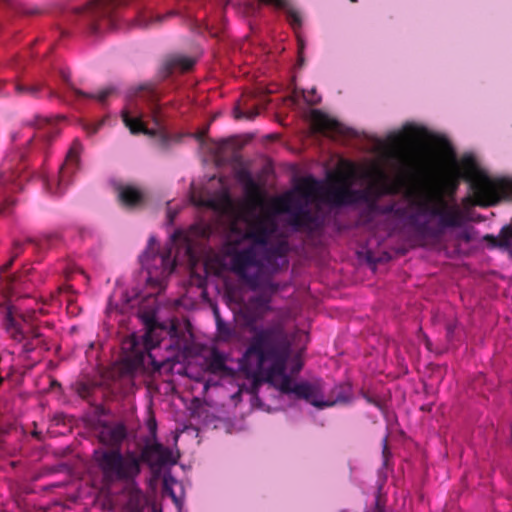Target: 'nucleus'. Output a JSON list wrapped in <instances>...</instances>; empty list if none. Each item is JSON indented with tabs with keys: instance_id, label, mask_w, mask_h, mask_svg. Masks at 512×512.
<instances>
[{
	"instance_id": "obj_1",
	"label": "nucleus",
	"mask_w": 512,
	"mask_h": 512,
	"mask_svg": "<svg viewBox=\"0 0 512 512\" xmlns=\"http://www.w3.org/2000/svg\"><path fill=\"white\" fill-rule=\"evenodd\" d=\"M461 179L469 183L473 198L468 196L464 203L481 207L497 204L501 195H512V180L493 179L483 171L471 155L463 156L460 168H453L442 173L433 184L424 186L410 193L411 204L419 215L437 217L436 227L428 222L417 224V230L433 238L441 237L445 229L461 227L465 216L454 201Z\"/></svg>"
},
{
	"instance_id": "obj_2",
	"label": "nucleus",
	"mask_w": 512,
	"mask_h": 512,
	"mask_svg": "<svg viewBox=\"0 0 512 512\" xmlns=\"http://www.w3.org/2000/svg\"><path fill=\"white\" fill-rule=\"evenodd\" d=\"M252 337L239 359V371L251 384H295L286 368L292 356L291 335L280 323L259 327L248 323Z\"/></svg>"
},
{
	"instance_id": "obj_3",
	"label": "nucleus",
	"mask_w": 512,
	"mask_h": 512,
	"mask_svg": "<svg viewBox=\"0 0 512 512\" xmlns=\"http://www.w3.org/2000/svg\"><path fill=\"white\" fill-rule=\"evenodd\" d=\"M146 332L139 338L136 335L127 337L122 342V355L119 360L113 362L106 370L105 375L111 380H124L133 378L138 372L144 370L146 360L153 365L154 370L161 371L169 362V358L160 362L156 361L152 350L164 345L165 349L186 353L189 350V341L185 335H179V331L173 325L167 332L170 335L168 343L162 339L161 334L165 329L158 325L153 318L146 320Z\"/></svg>"
},
{
	"instance_id": "obj_4",
	"label": "nucleus",
	"mask_w": 512,
	"mask_h": 512,
	"mask_svg": "<svg viewBox=\"0 0 512 512\" xmlns=\"http://www.w3.org/2000/svg\"><path fill=\"white\" fill-rule=\"evenodd\" d=\"M231 395L237 405L242 397H247L252 408L271 411L276 398L304 399L318 408L349 404L354 399L351 386H238Z\"/></svg>"
},
{
	"instance_id": "obj_5",
	"label": "nucleus",
	"mask_w": 512,
	"mask_h": 512,
	"mask_svg": "<svg viewBox=\"0 0 512 512\" xmlns=\"http://www.w3.org/2000/svg\"><path fill=\"white\" fill-rule=\"evenodd\" d=\"M95 461L106 484L133 482L141 473L138 455L120 448L96 450Z\"/></svg>"
},
{
	"instance_id": "obj_6",
	"label": "nucleus",
	"mask_w": 512,
	"mask_h": 512,
	"mask_svg": "<svg viewBox=\"0 0 512 512\" xmlns=\"http://www.w3.org/2000/svg\"><path fill=\"white\" fill-rule=\"evenodd\" d=\"M156 239L151 236L148 240V246L139 257L141 266L147 271V283L152 288L162 290L166 286L169 276L175 268V260L172 259V249L168 247L157 252Z\"/></svg>"
},
{
	"instance_id": "obj_7",
	"label": "nucleus",
	"mask_w": 512,
	"mask_h": 512,
	"mask_svg": "<svg viewBox=\"0 0 512 512\" xmlns=\"http://www.w3.org/2000/svg\"><path fill=\"white\" fill-rule=\"evenodd\" d=\"M231 266L236 273L252 290L264 286V265L258 258L254 247H247L236 251L231 257Z\"/></svg>"
},
{
	"instance_id": "obj_8",
	"label": "nucleus",
	"mask_w": 512,
	"mask_h": 512,
	"mask_svg": "<svg viewBox=\"0 0 512 512\" xmlns=\"http://www.w3.org/2000/svg\"><path fill=\"white\" fill-rule=\"evenodd\" d=\"M339 185H331L325 192V199L334 206L351 205L363 202L369 206V211H380L379 194L373 195L371 190L352 189L344 176L338 179Z\"/></svg>"
},
{
	"instance_id": "obj_9",
	"label": "nucleus",
	"mask_w": 512,
	"mask_h": 512,
	"mask_svg": "<svg viewBox=\"0 0 512 512\" xmlns=\"http://www.w3.org/2000/svg\"><path fill=\"white\" fill-rule=\"evenodd\" d=\"M261 2L269 5H273L277 9H286L287 20L293 29H298L302 25V19L300 14L292 9L288 8L287 0H260ZM124 0H94V34L99 31V24L101 21L108 19L115 7Z\"/></svg>"
},
{
	"instance_id": "obj_10",
	"label": "nucleus",
	"mask_w": 512,
	"mask_h": 512,
	"mask_svg": "<svg viewBox=\"0 0 512 512\" xmlns=\"http://www.w3.org/2000/svg\"><path fill=\"white\" fill-rule=\"evenodd\" d=\"M81 151L82 144L78 139H75L67 152L64 164L59 169L57 180L51 181L47 178L43 180L45 189L49 193L53 195H62L64 193L72 174L77 170Z\"/></svg>"
},
{
	"instance_id": "obj_11",
	"label": "nucleus",
	"mask_w": 512,
	"mask_h": 512,
	"mask_svg": "<svg viewBox=\"0 0 512 512\" xmlns=\"http://www.w3.org/2000/svg\"><path fill=\"white\" fill-rule=\"evenodd\" d=\"M277 227L276 219L270 213L252 215L247 220L245 238L255 245L266 246L272 235L277 231Z\"/></svg>"
},
{
	"instance_id": "obj_12",
	"label": "nucleus",
	"mask_w": 512,
	"mask_h": 512,
	"mask_svg": "<svg viewBox=\"0 0 512 512\" xmlns=\"http://www.w3.org/2000/svg\"><path fill=\"white\" fill-rule=\"evenodd\" d=\"M138 459L140 466L142 463H147L151 468L158 469L166 465H174L177 462L172 450L157 441L146 444L138 455Z\"/></svg>"
},
{
	"instance_id": "obj_13",
	"label": "nucleus",
	"mask_w": 512,
	"mask_h": 512,
	"mask_svg": "<svg viewBox=\"0 0 512 512\" xmlns=\"http://www.w3.org/2000/svg\"><path fill=\"white\" fill-rule=\"evenodd\" d=\"M23 189V182L21 176L14 172L0 173V215L4 214L9 206L14 204L11 195Z\"/></svg>"
},
{
	"instance_id": "obj_14",
	"label": "nucleus",
	"mask_w": 512,
	"mask_h": 512,
	"mask_svg": "<svg viewBox=\"0 0 512 512\" xmlns=\"http://www.w3.org/2000/svg\"><path fill=\"white\" fill-rule=\"evenodd\" d=\"M28 125L35 129V133L28 140V144L39 146L40 149H44L58 134L57 127L49 119L38 115L34 116Z\"/></svg>"
},
{
	"instance_id": "obj_15",
	"label": "nucleus",
	"mask_w": 512,
	"mask_h": 512,
	"mask_svg": "<svg viewBox=\"0 0 512 512\" xmlns=\"http://www.w3.org/2000/svg\"><path fill=\"white\" fill-rule=\"evenodd\" d=\"M132 95L147 103L154 124L161 128L163 124L162 109L156 88L151 84L140 85L134 89Z\"/></svg>"
},
{
	"instance_id": "obj_16",
	"label": "nucleus",
	"mask_w": 512,
	"mask_h": 512,
	"mask_svg": "<svg viewBox=\"0 0 512 512\" xmlns=\"http://www.w3.org/2000/svg\"><path fill=\"white\" fill-rule=\"evenodd\" d=\"M115 191L120 205L128 210L140 208L145 203L144 191L135 185L120 183L115 186Z\"/></svg>"
},
{
	"instance_id": "obj_17",
	"label": "nucleus",
	"mask_w": 512,
	"mask_h": 512,
	"mask_svg": "<svg viewBox=\"0 0 512 512\" xmlns=\"http://www.w3.org/2000/svg\"><path fill=\"white\" fill-rule=\"evenodd\" d=\"M97 437L103 445L117 449L127 437V430L123 423H103L97 428Z\"/></svg>"
},
{
	"instance_id": "obj_18",
	"label": "nucleus",
	"mask_w": 512,
	"mask_h": 512,
	"mask_svg": "<svg viewBox=\"0 0 512 512\" xmlns=\"http://www.w3.org/2000/svg\"><path fill=\"white\" fill-rule=\"evenodd\" d=\"M4 326L6 331L11 336V338L18 342H21L28 338L38 339L41 337V334L38 331V329L33 327L25 329V327L14 318L11 308L5 309Z\"/></svg>"
},
{
	"instance_id": "obj_19",
	"label": "nucleus",
	"mask_w": 512,
	"mask_h": 512,
	"mask_svg": "<svg viewBox=\"0 0 512 512\" xmlns=\"http://www.w3.org/2000/svg\"><path fill=\"white\" fill-rule=\"evenodd\" d=\"M122 121L132 134L143 133L145 135H155V131L148 129L142 120V114L139 112L137 105L133 102L121 112Z\"/></svg>"
},
{
	"instance_id": "obj_20",
	"label": "nucleus",
	"mask_w": 512,
	"mask_h": 512,
	"mask_svg": "<svg viewBox=\"0 0 512 512\" xmlns=\"http://www.w3.org/2000/svg\"><path fill=\"white\" fill-rule=\"evenodd\" d=\"M312 124L318 132L326 135L332 136L344 133V127L341 123L318 110L312 112Z\"/></svg>"
},
{
	"instance_id": "obj_21",
	"label": "nucleus",
	"mask_w": 512,
	"mask_h": 512,
	"mask_svg": "<svg viewBox=\"0 0 512 512\" xmlns=\"http://www.w3.org/2000/svg\"><path fill=\"white\" fill-rule=\"evenodd\" d=\"M392 156L397 161L398 171L401 176L410 177L418 171L420 163L415 154L404 150H396Z\"/></svg>"
},
{
	"instance_id": "obj_22",
	"label": "nucleus",
	"mask_w": 512,
	"mask_h": 512,
	"mask_svg": "<svg viewBox=\"0 0 512 512\" xmlns=\"http://www.w3.org/2000/svg\"><path fill=\"white\" fill-rule=\"evenodd\" d=\"M206 368L212 374L222 377H234L235 371L226 365V357L217 349H212L205 359Z\"/></svg>"
},
{
	"instance_id": "obj_23",
	"label": "nucleus",
	"mask_w": 512,
	"mask_h": 512,
	"mask_svg": "<svg viewBox=\"0 0 512 512\" xmlns=\"http://www.w3.org/2000/svg\"><path fill=\"white\" fill-rule=\"evenodd\" d=\"M61 77H62L63 81L67 83L71 93L77 99H81V98L95 99L99 103L104 104L106 102L107 98L116 92V88L114 86H109V87H106V88L100 90L97 93H86V92L74 87L70 83V74L68 72L62 71Z\"/></svg>"
},
{
	"instance_id": "obj_24",
	"label": "nucleus",
	"mask_w": 512,
	"mask_h": 512,
	"mask_svg": "<svg viewBox=\"0 0 512 512\" xmlns=\"http://www.w3.org/2000/svg\"><path fill=\"white\" fill-rule=\"evenodd\" d=\"M235 176L238 182L243 185L246 196L253 201L259 200L260 188L251 173L247 169L241 168L236 171Z\"/></svg>"
},
{
	"instance_id": "obj_25",
	"label": "nucleus",
	"mask_w": 512,
	"mask_h": 512,
	"mask_svg": "<svg viewBox=\"0 0 512 512\" xmlns=\"http://www.w3.org/2000/svg\"><path fill=\"white\" fill-rule=\"evenodd\" d=\"M195 64V60L191 57L186 56H173L169 58L165 67L168 74H172L174 72H187L193 68Z\"/></svg>"
},
{
	"instance_id": "obj_26",
	"label": "nucleus",
	"mask_w": 512,
	"mask_h": 512,
	"mask_svg": "<svg viewBox=\"0 0 512 512\" xmlns=\"http://www.w3.org/2000/svg\"><path fill=\"white\" fill-rule=\"evenodd\" d=\"M315 221L312 213L301 204H297L295 210L291 214V224L296 227L308 228Z\"/></svg>"
},
{
	"instance_id": "obj_27",
	"label": "nucleus",
	"mask_w": 512,
	"mask_h": 512,
	"mask_svg": "<svg viewBox=\"0 0 512 512\" xmlns=\"http://www.w3.org/2000/svg\"><path fill=\"white\" fill-rule=\"evenodd\" d=\"M27 242L34 244L38 250L43 251L55 247L61 242V235L58 232L45 233L38 238H29Z\"/></svg>"
},
{
	"instance_id": "obj_28",
	"label": "nucleus",
	"mask_w": 512,
	"mask_h": 512,
	"mask_svg": "<svg viewBox=\"0 0 512 512\" xmlns=\"http://www.w3.org/2000/svg\"><path fill=\"white\" fill-rule=\"evenodd\" d=\"M297 204H301L291 193L284 194L277 197L273 201V208L276 213H287L292 214L297 207Z\"/></svg>"
},
{
	"instance_id": "obj_29",
	"label": "nucleus",
	"mask_w": 512,
	"mask_h": 512,
	"mask_svg": "<svg viewBox=\"0 0 512 512\" xmlns=\"http://www.w3.org/2000/svg\"><path fill=\"white\" fill-rule=\"evenodd\" d=\"M271 297L266 294H259L249 299V305L258 315H264L271 310Z\"/></svg>"
},
{
	"instance_id": "obj_30",
	"label": "nucleus",
	"mask_w": 512,
	"mask_h": 512,
	"mask_svg": "<svg viewBox=\"0 0 512 512\" xmlns=\"http://www.w3.org/2000/svg\"><path fill=\"white\" fill-rule=\"evenodd\" d=\"M298 190L306 197L313 196L319 190V182L313 177L304 178L299 184Z\"/></svg>"
},
{
	"instance_id": "obj_31",
	"label": "nucleus",
	"mask_w": 512,
	"mask_h": 512,
	"mask_svg": "<svg viewBox=\"0 0 512 512\" xmlns=\"http://www.w3.org/2000/svg\"><path fill=\"white\" fill-rule=\"evenodd\" d=\"M14 89L17 95H28L31 97H37L42 89V85L37 83L33 85H24L21 83H15Z\"/></svg>"
},
{
	"instance_id": "obj_32",
	"label": "nucleus",
	"mask_w": 512,
	"mask_h": 512,
	"mask_svg": "<svg viewBox=\"0 0 512 512\" xmlns=\"http://www.w3.org/2000/svg\"><path fill=\"white\" fill-rule=\"evenodd\" d=\"M215 316H216L217 332L219 334V337L224 341L230 340L234 336V330L220 318V316L216 310H215Z\"/></svg>"
},
{
	"instance_id": "obj_33",
	"label": "nucleus",
	"mask_w": 512,
	"mask_h": 512,
	"mask_svg": "<svg viewBox=\"0 0 512 512\" xmlns=\"http://www.w3.org/2000/svg\"><path fill=\"white\" fill-rule=\"evenodd\" d=\"M268 258L285 257L288 253V244L286 241H280L266 249Z\"/></svg>"
},
{
	"instance_id": "obj_34",
	"label": "nucleus",
	"mask_w": 512,
	"mask_h": 512,
	"mask_svg": "<svg viewBox=\"0 0 512 512\" xmlns=\"http://www.w3.org/2000/svg\"><path fill=\"white\" fill-rule=\"evenodd\" d=\"M145 503L139 493L132 494L128 501L129 512H144Z\"/></svg>"
},
{
	"instance_id": "obj_35",
	"label": "nucleus",
	"mask_w": 512,
	"mask_h": 512,
	"mask_svg": "<svg viewBox=\"0 0 512 512\" xmlns=\"http://www.w3.org/2000/svg\"><path fill=\"white\" fill-rule=\"evenodd\" d=\"M258 114L259 111L257 108L249 109L247 111H243L239 107L234 109V116L236 119L253 120Z\"/></svg>"
},
{
	"instance_id": "obj_36",
	"label": "nucleus",
	"mask_w": 512,
	"mask_h": 512,
	"mask_svg": "<svg viewBox=\"0 0 512 512\" xmlns=\"http://www.w3.org/2000/svg\"><path fill=\"white\" fill-rule=\"evenodd\" d=\"M377 214H380V211H369V206H366L360 213V219L365 224L370 223Z\"/></svg>"
},
{
	"instance_id": "obj_37",
	"label": "nucleus",
	"mask_w": 512,
	"mask_h": 512,
	"mask_svg": "<svg viewBox=\"0 0 512 512\" xmlns=\"http://www.w3.org/2000/svg\"><path fill=\"white\" fill-rule=\"evenodd\" d=\"M147 427L150 433V436L156 440V434H157V422L156 419L152 416L147 421Z\"/></svg>"
},
{
	"instance_id": "obj_38",
	"label": "nucleus",
	"mask_w": 512,
	"mask_h": 512,
	"mask_svg": "<svg viewBox=\"0 0 512 512\" xmlns=\"http://www.w3.org/2000/svg\"><path fill=\"white\" fill-rule=\"evenodd\" d=\"M302 365H303V363H302V361L300 359V355L299 354L295 355L294 358L292 359V371H291V373L292 374L298 373L301 370Z\"/></svg>"
},
{
	"instance_id": "obj_39",
	"label": "nucleus",
	"mask_w": 512,
	"mask_h": 512,
	"mask_svg": "<svg viewBox=\"0 0 512 512\" xmlns=\"http://www.w3.org/2000/svg\"><path fill=\"white\" fill-rule=\"evenodd\" d=\"M94 386H86V385H83V386H76L77 388V393L80 397L82 398H86L88 397V395L91 393V389L93 388Z\"/></svg>"
},
{
	"instance_id": "obj_40",
	"label": "nucleus",
	"mask_w": 512,
	"mask_h": 512,
	"mask_svg": "<svg viewBox=\"0 0 512 512\" xmlns=\"http://www.w3.org/2000/svg\"><path fill=\"white\" fill-rule=\"evenodd\" d=\"M361 393L368 403L373 404L375 406H380V399L378 397L370 395L369 393H366L364 390H361Z\"/></svg>"
},
{
	"instance_id": "obj_41",
	"label": "nucleus",
	"mask_w": 512,
	"mask_h": 512,
	"mask_svg": "<svg viewBox=\"0 0 512 512\" xmlns=\"http://www.w3.org/2000/svg\"><path fill=\"white\" fill-rule=\"evenodd\" d=\"M22 252H23V244L20 242H15L14 247H13V252H12V258L16 259L17 257H19L21 255Z\"/></svg>"
},
{
	"instance_id": "obj_42",
	"label": "nucleus",
	"mask_w": 512,
	"mask_h": 512,
	"mask_svg": "<svg viewBox=\"0 0 512 512\" xmlns=\"http://www.w3.org/2000/svg\"><path fill=\"white\" fill-rule=\"evenodd\" d=\"M456 326H457L456 322H451L446 325V332H447L448 338H451L453 336Z\"/></svg>"
},
{
	"instance_id": "obj_43",
	"label": "nucleus",
	"mask_w": 512,
	"mask_h": 512,
	"mask_svg": "<svg viewBox=\"0 0 512 512\" xmlns=\"http://www.w3.org/2000/svg\"><path fill=\"white\" fill-rule=\"evenodd\" d=\"M35 314H36L35 310H31V311H28L26 314H23L22 315L23 322L28 323V322L32 321L35 318Z\"/></svg>"
},
{
	"instance_id": "obj_44",
	"label": "nucleus",
	"mask_w": 512,
	"mask_h": 512,
	"mask_svg": "<svg viewBox=\"0 0 512 512\" xmlns=\"http://www.w3.org/2000/svg\"><path fill=\"white\" fill-rule=\"evenodd\" d=\"M14 261H15V259L11 257L4 265H2V267L0 269L1 273H5V272L9 271V269L12 267Z\"/></svg>"
},
{
	"instance_id": "obj_45",
	"label": "nucleus",
	"mask_w": 512,
	"mask_h": 512,
	"mask_svg": "<svg viewBox=\"0 0 512 512\" xmlns=\"http://www.w3.org/2000/svg\"><path fill=\"white\" fill-rule=\"evenodd\" d=\"M395 209V205L394 204H390V205H387L385 207H381L380 206V214H387V213H392Z\"/></svg>"
},
{
	"instance_id": "obj_46",
	"label": "nucleus",
	"mask_w": 512,
	"mask_h": 512,
	"mask_svg": "<svg viewBox=\"0 0 512 512\" xmlns=\"http://www.w3.org/2000/svg\"><path fill=\"white\" fill-rule=\"evenodd\" d=\"M375 512H385L384 506L380 502V498H377L376 500Z\"/></svg>"
},
{
	"instance_id": "obj_47",
	"label": "nucleus",
	"mask_w": 512,
	"mask_h": 512,
	"mask_svg": "<svg viewBox=\"0 0 512 512\" xmlns=\"http://www.w3.org/2000/svg\"><path fill=\"white\" fill-rule=\"evenodd\" d=\"M458 238L463 239L465 242H469L471 240V236L467 231H464L461 234H459Z\"/></svg>"
},
{
	"instance_id": "obj_48",
	"label": "nucleus",
	"mask_w": 512,
	"mask_h": 512,
	"mask_svg": "<svg viewBox=\"0 0 512 512\" xmlns=\"http://www.w3.org/2000/svg\"><path fill=\"white\" fill-rule=\"evenodd\" d=\"M6 86V82L0 79V96L8 95L7 92L4 91V87Z\"/></svg>"
},
{
	"instance_id": "obj_49",
	"label": "nucleus",
	"mask_w": 512,
	"mask_h": 512,
	"mask_svg": "<svg viewBox=\"0 0 512 512\" xmlns=\"http://www.w3.org/2000/svg\"><path fill=\"white\" fill-rule=\"evenodd\" d=\"M100 126H101V123H99V124H96V125L92 126V127H91V129H89V130H88V133H89V134H95V133H97V132H98V130H99V128H100Z\"/></svg>"
},
{
	"instance_id": "obj_50",
	"label": "nucleus",
	"mask_w": 512,
	"mask_h": 512,
	"mask_svg": "<svg viewBox=\"0 0 512 512\" xmlns=\"http://www.w3.org/2000/svg\"><path fill=\"white\" fill-rule=\"evenodd\" d=\"M167 217H168L169 223L172 224L174 221L175 213L172 212L171 210H168Z\"/></svg>"
},
{
	"instance_id": "obj_51",
	"label": "nucleus",
	"mask_w": 512,
	"mask_h": 512,
	"mask_svg": "<svg viewBox=\"0 0 512 512\" xmlns=\"http://www.w3.org/2000/svg\"><path fill=\"white\" fill-rule=\"evenodd\" d=\"M306 101L311 103V104H317V101L314 100L313 98H306Z\"/></svg>"
},
{
	"instance_id": "obj_52",
	"label": "nucleus",
	"mask_w": 512,
	"mask_h": 512,
	"mask_svg": "<svg viewBox=\"0 0 512 512\" xmlns=\"http://www.w3.org/2000/svg\"><path fill=\"white\" fill-rule=\"evenodd\" d=\"M180 235H181V232H180V231H176V232L173 234V236H172L173 240H175V239H176L178 236H180Z\"/></svg>"
},
{
	"instance_id": "obj_53",
	"label": "nucleus",
	"mask_w": 512,
	"mask_h": 512,
	"mask_svg": "<svg viewBox=\"0 0 512 512\" xmlns=\"http://www.w3.org/2000/svg\"><path fill=\"white\" fill-rule=\"evenodd\" d=\"M149 388V390L151 391L152 389L153 390H158V386L157 385H154V386H147Z\"/></svg>"
},
{
	"instance_id": "obj_54",
	"label": "nucleus",
	"mask_w": 512,
	"mask_h": 512,
	"mask_svg": "<svg viewBox=\"0 0 512 512\" xmlns=\"http://www.w3.org/2000/svg\"><path fill=\"white\" fill-rule=\"evenodd\" d=\"M303 43L302 41H299V53H301L302 49H303Z\"/></svg>"
},
{
	"instance_id": "obj_55",
	"label": "nucleus",
	"mask_w": 512,
	"mask_h": 512,
	"mask_svg": "<svg viewBox=\"0 0 512 512\" xmlns=\"http://www.w3.org/2000/svg\"><path fill=\"white\" fill-rule=\"evenodd\" d=\"M50 384L56 385V384H60V383L55 379H51Z\"/></svg>"
},
{
	"instance_id": "obj_56",
	"label": "nucleus",
	"mask_w": 512,
	"mask_h": 512,
	"mask_svg": "<svg viewBox=\"0 0 512 512\" xmlns=\"http://www.w3.org/2000/svg\"><path fill=\"white\" fill-rule=\"evenodd\" d=\"M386 452H387V446L385 445L384 450H383L384 457H386Z\"/></svg>"
},
{
	"instance_id": "obj_57",
	"label": "nucleus",
	"mask_w": 512,
	"mask_h": 512,
	"mask_svg": "<svg viewBox=\"0 0 512 512\" xmlns=\"http://www.w3.org/2000/svg\"><path fill=\"white\" fill-rule=\"evenodd\" d=\"M203 387H204V391L206 392L211 386L205 385Z\"/></svg>"
},
{
	"instance_id": "obj_58",
	"label": "nucleus",
	"mask_w": 512,
	"mask_h": 512,
	"mask_svg": "<svg viewBox=\"0 0 512 512\" xmlns=\"http://www.w3.org/2000/svg\"><path fill=\"white\" fill-rule=\"evenodd\" d=\"M269 286L273 288L274 291L276 290V287L272 283H269Z\"/></svg>"
},
{
	"instance_id": "obj_59",
	"label": "nucleus",
	"mask_w": 512,
	"mask_h": 512,
	"mask_svg": "<svg viewBox=\"0 0 512 512\" xmlns=\"http://www.w3.org/2000/svg\"><path fill=\"white\" fill-rule=\"evenodd\" d=\"M6 431L0 428V435L5 434Z\"/></svg>"
},
{
	"instance_id": "obj_60",
	"label": "nucleus",
	"mask_w": 512,
	"mask_h": 512,
	"mask_svg": "<svg viewBox=\"0 0 512 512\" xmlns=\"http://www.w3.org/2000/svg\"><path fill=\"white\" fill-rule=\"evenodd\" d=\"M165 384H172V381H170V380H165Z\"/></svg>"
},
{
	"instance_id": "obj_61",
	"label": "nucleus",
	"mask_w": 512,
	"mask_h": 512,
	"mask_svg": "<svg viewBox=\"0 0 512 512\" xmlns=\"http://www.w3.org/2000/svg\"><path fill=\"white\" fill-rule=\"evenodd\" d=\"M39 312H40L41 314H45V311H44L43 309H39Z\"/></svg>"
},
{
	"instance_id": "obj_62",
	"label": "nucleus",
	"mask_w": 512,
	"mask_h": 512,
	"mask_svg": "<svg viewBox=\"0 0 512 512\" xmlns=\"http://www.w3.org/2000/svg\"><path fill=\"white\" fill-rule=\"evenodd\" d=\"M26 350H30L31 348L28 347V344L25 345Z\"/></svg>"
},
{
	"instance_id": "obj_63",
	"label": "nucleus",
	"mask_w": 512,
	"mask_h": 512,
	"mask_svg": "<svg viewBox=\"0 0 512 512\" xmlns=\"http://www.w3.org/2000/svg\"><path fill=\"white\" fill-rule=\"evenodd\" d=\"M351 2H356L357 0H350Z\"/></svg>"
}]
</instances>
